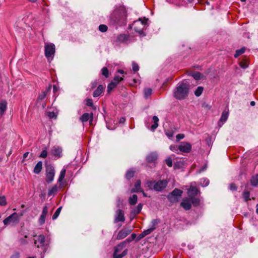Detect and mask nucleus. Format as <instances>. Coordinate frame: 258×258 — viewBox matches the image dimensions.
<instances>
[{
	"mask_svg": "<svg viewBox=\"0 0 258 258\" xmlns=\"http://www.w3.org/2000/svg\"><path fill=\"white\" fill-rule=\"evenodd\" d=\"M199 183L203 187H205L209 185V180L207 178H203L200 179Z\"/></svg>",
	"mask_w": 258,
	"mask_h": 258,
	"instance_id": "nucleus-32",
	"label": "nucleus"
},
{
	"mask_svg": "<svg viewBox=\"0 0 258 258\" xmlns=\"http://www.w3.org/2000/svg\"><path fill=\"white\" fill-rule=\"evenodd\" d=\"M250 184L253 186L258 185V174L252 176L250 180Z\"/></svg>",
	"mask_w": 258,
	"mask_h": 258,
	"instance_id": "nucleus-25",
	"label": "nucleus"
},
{
	"mask_svg": "<svg viewBox=\"0 0 258 258\" xmlns=\"http://www.w3.org/2000/svg\"><path fill=\"white\" fill-rule=\"evenodd\" d=\"M90 119V123H91V122L93 120V113H91V114H90L88 113H84L82 116L80 117V120L82 122H86L89 119Z\"/></svg>",
	"mask_w": 258,
	"mask_h": 258,
	"instance_id": "nucleus-16",
	"label": "nucleus"
},
{
	"mask_svg": "<svg viewBox=\"0 0 258 258\" xmlns=\"http://www.w3.org/2000/svg\"><path fill=\"white\" fill-rule=\"evenodd\" d=\"M34 239V244L37 248H41L44 252H45L49 244V240L45 239V236L42 234H40L37 236H35Z\"/></svg>",
	"mask_w": 258,
	"mask_h": 258,
	"instance_id": "nucleus-4",
	"label": "nucleus"
},
{
	"mask_svg": "<svg viewBox=\"0 0 258 258\" xmlns=\"http://www.w3.org/2000/svg\"><path fill=\"white\" fill-rule=\"evenodd\" d=\"M167 165L170 167L172 166V160L170 157H168L165 160Z\"/></svg>",
	"mask_w": 258,
	"mask_h": 258,
	"instance_id": "nucleus-45",
	"label": "nucleus"
},
{
	"mask_svg": "<svg viewBox=\"0 0 258 258\" xmlns=\"http://www.w3.org/2000/svg\"><path fill=\"white\" fill-rule=\"evenodd\" d=\"M7 204L6 199L5 197H0V205L5 206Z\"/></svg>",
	"mask_w": 258,
	"mask_h": 258,
	"instance_id": "nucleus-46",
	"label": "nucleus"
},
{
	"mask_svg": "<svg viewBox=\"0 0 258 258\" xmlns=\"http://www.w3.org/2000/svg\"><path fill=\"white\" fill-rule=\"evenodd\" d=\"M48 116L50 118H55L56 117V115L54 112H48Z\"/></svg>",
	"mask_w": 258,
	"mask_h": 258,
	"instance_id": "nucleus-57",
	"label": "nucleus"
},
{
	"mask_svg": "<svg viewBox=\"0 0 258 258\" xmlns=\"http://www.w3.org/2000/svg\"><path fill=\"white\" fill-rule=\"evenodd\" d=\"M60 185L59 186H58L57 185H53L52 187L49 189L48 192V196L49 197H50L52 196H53L55 195L57 193L59 189H60Z\"/></svg>",
	"mask_w": 258,
	"mask_h": 258,
	"instance_id": "nucleus-15",
	"label": "nucleus"
},
{
	"mask_svg": "<svg viewBox=\"0 0 258 258\" xmlns=\"http://www.w3.org/2000/svg\"><path fill=\"white\" fill-rule=\"evenodd\" d=\"M61 210V207H60L57 209V210L54 213L53 215L52 216L53 220H55L58 217V216H59V215L60 213Z\"/></svg>",
	"mask_w": 258,
	"mask_h": 258,
	"instance_id": "nucleus-41",
	"label": "nucleus"
},
{
	"mask_svg": "<svg viewBox=\"0 0 258 258\" xmlns=\"http://www.w3.org/2000/svg\"><path fill=\"white\" fill-rule=\"evenodd\" d=\"M51 88V85H49L47 88L44 91L42 92L38 97V100H42L44 99L47 94L50 91Z\"/></svg>",
	"mask_w": 258,
	"mask_h": 258,
	"instance_id": "nucleus-19",
	"label": "nucleus"
},
{
	"mask_svg": "<svg viewBox=\"0 0 258 258\" xmlns=\"http://www.w3.org/2000/svg\"><path fill=\"white\" fill-rule=\"evenodd\" d=\"M21 243L23 244H25L28 243V241L25 239H21L20 240Z\"/></svg>",
	"mask_w": 258,
	"mask_h": 258,
	"instance_id": "nucleus-60",
	"label": "nucleus"
},
{
	"mask_svg": "<svg viewBox=\"0 0 258 258\" xmlns=\"http://www.w3.org/2000/svg\"><path fill=\"white\" fill-rule=\"evenodd\" d=\"M47 156V151L46 150H43L40 155H39V157L43 158H45Z\"/></svg>",
	"mask_w": 258,
	"mask_h": 258,
	"instance_id": "nucleus-49",
	"label": "nucleus"
},
{
	"mask_svg": "<svg viewBox=\"0 0 258 258\" xmlns=\"http://www.w3.org/2000/svg\"><path fill=\"white\" fill-rule=\"evenodd\" d=\"M126 10L124 7L116 9L110 16L111 22L113 24L122 25L125 23L126 19Z\"/></svg>",
	"mask_w": 258,
	"mask_h": 258,
	"instance_id": "nucleus-1",
	"label": "nucleus"
},
{
	"mask_svg": "<svg viewBox=\"0 0 258 258\" xmlns=\"http://www.w3.org/2000/svg\"><path fill=\"white\" fill-rule=\"evenodd\" d=\"M117 83L112 82L110 83L107 86V91L110 93L117 86Z\"/></svg>",
	"mask_w": 258,
	"mask_h": 258,
	"instance_id": "nucleus-33",
	"label": "nucleus"
},
{
	"mask_svg": "<svg viewBox=\"0 0 258 258\" xmlns=\"http://www.w3.org/2000/svg\"><path fill=\"white\" fill-rule=\"evenodd\" d=\"M132 69H133V70L135 72H137L139 69V66L137 63H136V62H133V64H132Z\"/></svg>",
	"mask_w": 258,
	"mask_h": 258,
	"instance_id": "nucleus-47",
	"label": "nucleus"
},
{
	"mask_svg": "<svg viewBox=\"0 0 258 258\" xmlns=\"http://www.w3.org/2000/svg\"><path fill=\"white\" fill-rule=\"evenodd\" d=\"M47 213H48V208L47 206H45L43 207L41 215L46 216Z\"/></svg>",
	"mask_w": 258,
	"mask_h": 258,
	"instance_id": "nucleus-56",
	"label": "nucleus"
},
{
	"mask_svg": "<svg viewBox=\"0 0 258 258\" xmlns=\"http://www.w3.org/2000/svg\"><path fill=\"white\" fill-rule=\"evenodd\" d=\"M145 236L144 235L143 232H142V233H141L139 236H138V240H140L142 238H143V237H144Z\"/></svg>",
	"mask_w": 258,
	"mask_h": 258,
	"instance_id": "nucleus-64",
	"label": "nucleus"
},
{
	"mask_svg": "<svg viewBox=\"0 0 258 258\" xmlns=\"http://www.w3.org/2000/svg\"><path fill=\"white\" fill-rule=\"evenodd\" d=\"M104 88L101 85L98 86L97 88L94 91L93 93V96L94 97H97L100 96L103 92Z\"/></svg>",
	"mask_w": 258,
	"mask_h": 258,
	"instance_id": "nucleus-20",
	"label": "nucleus"
},
{
	"mask_svg": "<svg viewBox=\"0 0 258 258\" xmlns=\"http://www.w3.org/2000/svg\"><path fill=\"white\" fill-rule=\"evenodd\" d=\"M242 198H243L244 201L246 202L250 200L249 191H247V190H244L242 194Z\"/></svg>",
	"mask_w": 258,
	"mask_h": 258,
	"instance_id": "nucleus-31",
	"label": "nucleus"
},
{
	"mask_svg": "<svg viewBox=\"0 0 258 258\" xmlns=\"http://www.w3.org/2000/svg\"><path fill=\"white\" fill-rule=\"evenodd\" d=\"M178 149L181 152L189 153L191 151V146L187 142H182L178 146Z\"/></svg>",
	"mask_w": 258,
	"mask_h": 258,
	"instance_id": "nucleus-9",
	"label": "nucleus"
},
{
	"mask_svg": "<svg viewBox=\"0 0 258 258\" xmlns=\"http://www.w3.org/2000/svg\"><path fill=\"white\" fill-rule=\"evenodd\" d=\"M125 220L124 212L120 209H118L115 212L114 223L123 222Z\"/></svg>",
	"mask_w": 258,
	"mask_h": 258,
	"instance_id": "nucleus-10",
	"label": "nucleus"
},
{
	"mask_svg": "<svg viewBox=\"0 0 258 258\" xmlns=\"http://www.w3.org/2000/svg\"><path fill=\"white\" fill-rule=\"evenodd\" d=\"M203 87L201 86L198 87L195 91V95L197 97H199L201 95L203 91Z\"/></svg>",
	"mask_w": 258,
	"mask_h": 258,
	"instance_id": "nucleus-37",
	"label": "nucleus"
},
{
	"mask_svg": "<svg viewBox=\"0 0 258 258\" xmlns=\"http://www.w3.org/2000/svg\"><path fill=\"white\" fill-rule=\"evenodd\" d=\"M155 229V227H152L150 228H149L147 230H144L143 232L144 235L146 236V235L150 234Z\"/></svg>",
	"mask_w": 258,
	"mask_h": 258,
	"instance_id": "nucleus-44",
	"label": "nucleus"
},
{
	"mask_svg": "<svg viewBox=\"0 0 258 258\" xmlns=\"http://www.w3.org/2000/svg\"><path fill=\"white\" fill-rule=\"evenodd\" d=\"M114 82L118 83L123 80V78L122 77H119V76H115L114 78Z\"/></svg>",
	"mask_w": 258,
	"mask_h": 258,
	"instance_id": "nucleus-48",
	"label": "nucleus"
},
{
	"mask_svg": "<svg viewBox=\"0 0 258 258\" xmlns=\"http://www.w3.org/2000/svg\"><path fill=\"white\" fill-rule=\"evenodd\" d=\"M182 192L181 190L176 188L167 196V199L171 203L177 202L178 198L182 196Z\"/></svg>",
	"mask_w": 258,
	"mask_h": 258,
	"instance_id": "nucleus-7",
	"label": "nucleus"
},
{
	"mask_svg": "<svg viewBox=\"0 0 258 258\" xmlns=\"http://www.w3.org/2000/svg\"><path fill=\"white\" fill-rule=\"evenodd\" d=\"M45 217L46 216L44 215H41L39 219V222L40 225H42L44 223Z\"/></svg>",
	"mask_w": 258,
	"mask_h": 258,
	"instance_id": "nucleus-51",
	"label": "nucleus"
},
{
	"mask_svg": "<svg viewBox=\"0 0 258 258\" xmlns=\"http://www.w3.org/2000/svg\"><path fill=\"white\" fill-rule=\"evenodd\" d=\"M184 138V135L183 134H178L176 136V138L178 140L182 139Z\"/></svg>",
	"mask_w": 258,
	"mask_h": 258,
	"instance_id": "nucleus-59",
	"label": "nucleus"
},
{
	"mask_svg": "<svg viewBox=\"0 0 258 258\" xmlns=\"http://www.w3.org/2000/svg\"><path fill=\"white\" fill-rule=\"evenodd\" d=\"M42 169V163L41 161H39L35 165L33 172L36 174H39Z\"/></svg>",
	"mask_w": 258,
	"mask_h": 258,
	"instance_id": "nucleus-23",
	"label": "nucleus"
},
{
	"mask_svg": "<svg viewBox=\"0 0 258 258\" xmlns=\"http://www.w3.org/2000/svg\"><path fill=\"white\" fill-rule=\"evenodd\" d=\"M126 242H121L114 247V252H119L125 247Z\"/></svg>",
	"mask_w": 258,
	"mask_h": 258,
	"instance_id": "nucleus-24",
	"label": "nucleus"
},
{
	"mask_svg": "<svg viewBox=\"0 0 258 258\" xmlns=\"http://www.w3.org/2000/svg\"><path fill=\"white\" fill-rule=\"evenodd\" d=\"M189 199L191 201V204H192L194 206L197 207L200 205V201L199 199L196 198V197L189 198Z\"/></svg>",
	"mask_w": 258,
	"mask_h": 258,
	"instance_id": "nucleus-34",
	"label": "nucleus"
},
{
	"mask_svg": "<svg viewBox=\"0 0 258 258\" xmlns=\"http://www.w3.org/2000/svg\"><path fill=\"white\" fill-rule=\"evenodd\" d=\"M152 227H155V226L157 225L158 223H159V221L157 219H154L152 221Z\"/></svg>",
	"mask_w": 258,
	"mask_h": 258,
	"instance_id": "nucleus-58",
	"label": "nucleus"
},
{
	"mask_svg": "<svg viewBox=\"0 0 258 258\" xmlns=\"http://www.w3.org/2000/svg\"><path fill=\"white\" fill-rule=\"evenodd\" d=\"M158 156L156 153H151L146 157L148 162H154L157 159Z\"/></svg>",
	"mask_w": 258,
	"mask_h": 258,
	"instance_id": "nucleus-21",
	"label": "nucleus"
},
{
	"mask_svg": "<svg viewBox=\"0 0 258 258\" xmlns=\"http://www.w3.org/2000/svg\"><path fill=\"white\" fill-rule=\"evenodd\" d=\"M122 200L120 198H118L116 202L117 207H120L122 205Z\"/></svg>",
	"mask_w": 258,
	"mask_h": 258,
	"instance_id": "nucleus-55",
	"label": "nucleus"
},
{
	"mask_svg": "<svg viewBox=\"0 0 258 258\" xmlns=\"http://www.w3.org/2000/svg\"><path fill=\"white\" fill-rule=\"evenodd\" d=\"M206 168H207V166H206V165H205V166H203L202 168H201L200 169V170L199 171V172H199V173H201V172H203V171H205V170L206 169Z\"/></svg>",
	"mask_w": 258,
	"mask_h": 258,
	"instance_id": "nucleus-61",
	"label": "nucleus"
},
{
	"mask_svg": "<svg viewBox=\"0 0 258 258\" xmlns=\"http://www.w3.org/2000/svg\"><path fill=\"white\" fill-rule=\"evenodd\" d=\"M200 193V191L196 186H191L187 191L189 198H194Z\"/></svg>",
	"mask_w": 258,
	"mask_h": 258,
	"instance_id": "nucleus-13",
	"label": "nucleus"
},
{
	"mask_svg": "<svg viewBox=\"0 0 258 258\" xmlns=\"http://www.w3.org/2000/svg\"><path fill=\"white\" fill-rule=\"evenodd\" d=\"M146 184L150 189H153L157 191H161L164 190L167 185V180H159L157 181L147 180Z\"/></svg>",
	"mask_w": 258,
	"mask_h": 258,
	"instance_id": "nucleus-3",
	"label": "nucleus"
},
{
	"mask_svg": "<svg viewBox=\"0 0 258 258\" xmlns=\"http://www.w3.org/2000/svg\"><path fill=\"white\" fill-rule=\"evenodd\" d=\"M97 85V82H94L91 83V88L93 89Z\"/></svg>",
	"mask_w": 258,
	"mask_h": 258,
	"instance_id": "nucleus-63",
	"label": "nucleus"
},
{
	"mask_svg": "<svg viewBox=\"0 0 258 258\" xmlns=\"http://www.w3.org/2000/svg\"><path fill=\"white\" fill-rule=\"evenodd\" d=\"M125 118L123 117H122L119 119V123H123L125 122Z\"/></svg>",
	"mask_w": 258,
	"mask_h": 258,
	"instance_id": "nucleus-62",
	"label": "nucleus"
},
{
	"mask_svg": "<svg viewBox=\"0 0 258 258\" xmlns=\"http://www.w3.org/2000/svg\"><path fill=\"white\" fill-rule=\"evenodd\" d=\"M51 154L58 158L61 157L62 149L59 147H53L50 151Z\"/></svg>",
	"mask_w": 258,
	"mask_h": 258,
	"instance_id": "nucleus-14",
	"label": "nucleus"
},
{
	"mask_svg": "<svg viewBox=\"0 0 258 258\" xmlns=\"http://www.w3.org/2000/svg\"><path fill=\"white\" fill-rule=\"evenodd\" d=\"M86 104L88 106L92 107L93 105V100L91 99H87L86 100Z\"/></svg>",
	"mask_w": 258,
	"mask_h": 258,
	"instance_id": "nucleus-54",
	"label": "nucleus"
},
{
	"mask_svg": "<svg viewBox=\"0 0 258 258\" xmlns=\"http://www.w3.org/2000/svg\"><path fill=\"white\" fill-rule=\"evenodd\" d=\"M140 191H142V189L141 188V181L140 180H138L135 183L134 187L131 189V192L133 193L139 192Z\"/></svg>",
	"mask_w": 258,
	"mask_h": 258,
	"instance_id": "nucleus-17",
	"label": "nucleus"
},
{
	"mask_svg": "<svg viewBox=\"0 0 258 258\" xmlns=\"http://www.w3.org/2000/svg\"><path fill=\"white\" fill-rule=\"evenodd\" d=\"M237 186L235 185V184L232 183L229 185V189L231 190H237Z\"/></svg>",
	"mask_w": 258,
	"mask_h": 258,
	"instance_id": "nucleus-53",
	"label": "nucleus"
},
{
	"mask_svg": "<svg viewBox=\"0 0 258 258\" xmlns=\"http://www.w3.org/2000/svg\"><path fill=\"white\" fill-rule=\"evenodd\" d=\"M170 149L175 152H177L179 150L178 146L172 145L170 146Z\"/></svg>",
	"mask_w": 258,
	"mask_h": 258,
	"instance_id": "nucleus-50",
	"label": "nucleus"
},
{
	"mask_svg": "<svg viewBox=\"0 0 258 258\" xmlns=\"http://www.w3.org/2000/svg\"><path fill=\"white\" fill-rule=\"evenodd\" d=\"M102 74L103 75L105 78H108L109 77V72L107 68L103 67L102 70Z\"/></svg>",
	"mask_w": 258,
	"mask_h": 258,
	"instance_id": "nucleus-42",
	"label": "nucleus"
},
{
	"mask_svg": "<svg viewBox=\"0 0 258 258\" xmlns=\"http://www.w3.org/2000/svg\"><path fill=\"white\" fill-rule=\"evenodd\" d=\"M153 121H154V124L152 125L151 128L154 131L155 129H156L158 126V121L159 119L157 116H154L153 117Z\"/></svg>",
	"mask_w": 258,
	"mask_h": 258,
	"instance_id": "nucleus-27",
	"label": "nucleus"
},
{
	"mask_svg": "<svg viewBox=\"0 0 258 258\" xmlns=\"http://www.w3.org/2000/svg\"><path fill=\"white\" fill-rule=\"evenodd\" d=\"M66 170L65 169H62L60 173L58 179V181L60 182L64 178L66 175Z\"/></svg>",
	"mask_w": 258,
	"mask_h": 258,
	"instance_id": "nucleus-39",
	"label": "nucleus"
},
{
	"mask_svg": "<svg viewBox=\"0 0 258 258\" xmlns=\"http://www.w3.org/2000/svg\"><path fill=\"white\" fill-rule=\"evenodd\" d=\"M143 207V205L141 203L139 204L138 206L132 211V213L134 215L139 214L141 211Z\"/></svg>",
	"mask_w": 258,
	"mask_h": 258,
	"instance_id": "nucleus-29",
	"label": "nucleus"
},
{
	"mask_svg": "<svg viewBox=\"0 0 258 258\" xmlns=\"http://www.w3.org/2000/svg\"><path fill=\"white\" fill-rule=\"evenodd\" d=\"M152 93V90L151 88H145L144 90V96L148 98Z\"/></svg>",
	"mask_w": 258,
	"mask_h": 258,
	"instance_id": "nucleus-30",
	"label": "nucleus"
},
{
	"mask_svg": "<svg viewBox=\"0 0 258 258\" xmlns=\"http://www.w3.org/2000/svg\"><path fill=\"white\" fill-rule=\"evenodd\" d=\"M22 216V213L19 214L17 213H14L4 220V224L6 226L10 224H16L19 223L20 218Z\"/></svg>",
	"mask_w": 258,
	"mask_h": 258,
	"instance_id": "nucleus-6",
	"label": "nucleus"
},
{
	"mask_svg": "<svg viewBox=\"0 0 258 258\" xmlns=\"http://www.w3.org/2000/svg\"><path fill=\"white\" fill-rule=\"evenodd\" d=\"M135 173V171H134L133 170H128L125 175L126 178L128 179H131V178H132L134 176Z\"/></svg>",
	"mask_w": 258,
	"mask_h": 258,
	"instance_id": "nucleus-38",
	"label": "nucleus"
},
{
	"mask_svg": "<svg viewBox=\"0 0 258 258\" xmlns=\"http://www.w3.org/2000/svg\"><path fill=\"white\" fill-rule=\"evenodd\" d=\"M7 108V103L5 100L1 101L0 103V114L3 115Z\"/></svg>",
	"mask_w": 258,
	"mask_h": 258,
	"instance_id": "nucleus-22",
	"label": "nucleus"
},
{
	"mask_svg": "<svg viewBox=\"0 0 258 258\" xmlns=\"http://www.w3.org/2000/svg\"><path fill=\"white\" fill-rule=\"evenodd\" d=\"M118 252H113V258H122L123 256L126 255L127 253V249H125L121 254H118Z\"/></svg>",
	"mask_w": 258,
	"mask_h": 258,
	"instance_id": "nucleus-26",
	"label": "nucleus"
},
{
	"mask_svg": "<svg viewBox=\"0 0 258 258\" xmlns=\"http://www.w3.org/2000/svg\"><path fill=\"white\" fill-rule=\"evenodd\" d=\"M180 206L185 210H189L191 208V202L189 198H185L180 203Z\"/></svg>",
	"mask_w": 258,
	"mask_h": 258,
	"instance_id": "nucleus-12",
	"label": "nucleus"
},
{
	"mask_svg": "<svg viewBox=\"0 0 258 258\" xmlns=\"http://www.w3.org/2000/svg\"><path fill=\"white\" fill-rule=\"evenodd\" d=\"M240 67L242 69H246L248 67V62L246 59H243L239 62Z\"/></svg>",
	"mask_w": 258,
	"mask_h": 258,
	"instance_id": "nucleus-40",
	"label": "nucleus"
},
{
	"mask_svg": "<svg viewBox=\"0 0 258 258\" xmlns=\"http://www.w3.org/2000/svg\"><path fill=\"white\" fill-rule=\"evenodd\" d=\"M132 232V230L128 228H124L119 231L116 237L117 240H120L126 237Z\"/></svg>",
	"mask_w": 258,
	"mask_h": 258,
	"instance_id": "nucleus-11",
	"label": "nucleus"
},
{
	"mask_svg": "<svg viewBox=\"0 0 258 258\" xmlns=\"http://www.w3.org/2000/svg\"><path fill=\"white\" fill-rule=\"evenodd\" d=\"M245 51V48L242 47L239 49H237L236 50L235 53L234 54V57L235 58L238 57L241 54H243Z\"/></svg>",
	"mask_w": 258,
	"mask_h": 258,
	"instance_id": "nucleus-35",
	"label": "nucleus"
},
{
	"mask_svg": "<svg viewBox=\"0 0 258 258\" xmlns=\"http://www.w3.org/2000/svg\"><path fill=\"white\" fill-rule=\"evenodd\" d=\"M46 181L48 183L51 182L53 180L55 175V170L52 166L48 165L46 166Z\"/></svg>",
	"mask_w": 258,
	"mask_h": 258,
	"instance_id": "nucleus-8",
	"label": "nucleus"
},
{
	"mask_svg": "<svg viewBox=\"0 0 258 258\" xmlns=\"http://www.w3.org/2000/svg\"><path fill=\"white\" fill-rule=\"evenodd\" d=\"M45 56L48 60H52L55 52V47L53 43H46L45 44Z\"/></svg>",
	"mask_w": 258,
	"mask_h": 258,
	"instance_id": "nucleus-5",
	"label": "nucleus"
},
{
	"mask_svg": "<svg viewBox=\"0 0 258 258\" xmlns=\"http://www.w3.org/2000/svg\"><path fill=\"white\" fill-rule=\"evenodd\" d=\"M138 196L136 195H133L130 197L128 199L129 204L131 205H135L137 202Z\"/></svg>",
	"mask_w": 258,
	"mask_h": 258,
	"instance_id": "nucleus-28",
	"label": "nucleus"
},
{
	"mask_svg": "<svg viewBox=\"0 0 258 258\" xmlns=\"http://www.w3.org/2000/svg\"><path fill=\"white\" fill-rule=\"evenodd\" d=\"M228 112L224 111L222 112V115L221 116L219 122V125L221 126L223 123L227 120L228 117Z\"/></svg>",
	"mask_w": 258,
	"mask_h": 258,
	"instance_id": "nucleus-18",
	"label": "nucleus"
},
{
	"mask_svg": "<svg viewBox=\"0 0 258 258\" xmlns=\"http://www.w3.org/2000/svg\"><path fill=\"white\" fill-rule=\"evenodd\" d=\"M189 75L192 76L195 79L198 80L201 78V74L200 72H197L194 73H191Z\"/></svg>",
	"mask_w": 258,
	"mask_h": 258,
	"instance_id": "nucleus-36",
	"label": "nucleus"
},
{
	"mask_svg": "<svg viewBox=\"0 0 258 258\" xmlns=\"http://www.w3.org/2000/svg\"><path fill=\"white\" fill-rule=\"evenodd\" d=\"M188 91V85L186 83H181L174 90L173 95L177 99L182 100L187 96Z\"/></svg>",
	"mask_w": 258,
	"mask_h": 258,
	"instance_id": "nucleus-2",
	"label": "nucleus"
},
{
	"mask_svg": "<svg viewBox=\"0 0 258 258\" xmlns=\"http://www.w3.org/2000/svg\"><path fill=\"white\" fill-rule=\"evenodd\" d=\"M99 30L101 32H105L108 30V27L106 25L101 24L99 26Z\"/></svg>",
	"mask_w": 258,
	"mask_h": 258,
	"instance_id": "nucleus-43",
	"label": "nucleus"
},
{
	"mask_svg": "<svg viewBox=\"0 0 258 258\" xmlns=\"http://www.w3.org/2000/svg\"><path fill=\"white\" fill-rule=\"evenodd\" d=\"M165 134L169 139H171L173 136V132H172L170 131H166Z\"/></svg>",
	"mask_w": 258,
	"mask_h": 258,
	"instance_id": "nucleus-52",
	"label": "nucleus"
}]
</instances>
